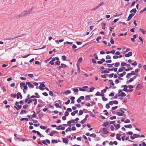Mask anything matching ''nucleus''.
<instances>
[{"instance_id": "cd10ccee", "label": "nucleus", "mask_w": 146, "mask_h": 146, "mask_svg": "<svg viewBox=\"0 0 146 146\" xmlns=\"http://www.w3.org/2000/svg\"><path fill=\"white\" fill-rule=\"evenodd\" d=\"M33 101H34L35 102L34 103V105H36L37 104V100L36 99H33Z\"/></svg>"}, {"instance_id": "864d4df0", "label": "nucleus", "mask_w": 146, "mask_h": 146, "mask_svg": "<svg viewBox=\"0 0 146 146\" xmlns=\"http://www.w3.org/2000/svg\"><path fill=\"white\" fill-rule=\"evenodd\" d=\"M121 65L122 66H125L127 65V64L126 63L122 62L121 63Z\"/></svg>"}, {"instance_id": "69168bd1", "label": "nucleus", "mask_w": 146, "mask_h": 146, "mask_svg": "<svg viewBox=\"0 0 146 146\" xmlns=\"http://www.w3.org/2000/svg\"><path fill=\"white\" fill-rule=\"evenodd\" d=\"M131 64L132 65L136 66L137 65V63L136 61H135L134 63H131Z\"/></svg>"}, {"instance_id": "c03bdc74", "label": "nucleus", "mask_w": 146, "mask_h": 146, "mask_svg": "<svg viewBox=\"0 0 146 146\" xmlns=\"http://www.w3.org/2000/svg\"><path fill=\"white\" fill-rule=\"evenodd\" d=\"M109 71L108 70H104V71H102V72H101V73H109Z\"/></svg>"}, {"instance_id": "dca6fc26", "label": "nucleus", "mask_w": 146, "mask_h": 146, "mask_svg": "<svg viewBox=\"0 0 146 146\" xmlns=\"http://www.w3.org/2000/svg\"><path fill=\"white\" fill-rule=\"evenodd\" d=\"M71 93V92L70 90H66L65 92H64V94L66 95H68V94H70Z\"/></svg>"}, {"instance_id": "423d86ee", "label": "nucleus", "mask_w": 146, "mask_h": 146, "mask_svg": "<svg viewBox=\"0 0 146 146\" xmlns=\"http://www.w3.org/2000/svg\"><path fill=\"white\" fill-rule=\"evenodd\" d=\"M26 84L28 85L29 87H30L32 88H34V86L31 82H27L26 83Z\"/></svg>"}, {"instance_id": "c85d7f7f", "label": "nucleus", "mask_w": 146, "mask_h": 146, "mask_svg": "<svg viewBox=\"0 0 146 146\" xmlns=\"http://www.w3.org/2000/svg\"><path fill=\"white\" fill-rule=\"evenodd\" d=\"M77 68H78L77 72L78 73H80V70L79 66L77 64Z\"/></svg>"}, {"instance_id": "052dcab7", "label": "nucleus", "mask_w": 146, "mask_h": 146, "mask_svg": "<svg viewBox=\"0 0 146 146\" xmlns=\"http://www.w3.org/2000/svg\"><path fill=\"white\" fill-rule=\"evenodd\" d=\"M128 87L130 89H132L133 88V87L132 85H129L128 86Z\"/></svg>"}, {"instance_id": "79ce46f5", "label": "nucleus", "mask_w": 146, "mask_h": 146, "mask_svg": "<svg viewBox=\"0 0 146 146\" xmlns=\"http://www.w3.org/2000/svg\"><path fill=\"white\" fill-rule=\"evenodd\" d=\"M94 89H95L93 87H91L90 89V90L89 91V92H92L93 90H94Z\"/></svg>"}, {"instance_id": "bb28decb", "label": "nucleus", "mask_w": 146, "mask_h": 146, "mask_svg": "<svg viewBox=\"0 0 146 146\" xmlns=\"http://www.w3.org/2000/svg\"><path fill=\"white\" fill-rule=\"evenodd\" d=\"M137 12L136 9H133L130 11V13L134 12V13H136Z\"/></svg>"}, {"instance_id": "e2e57ef3", "label": "nucleus", "mask_w": 146, "mask_h": 146, "mask_svg": "<svg viewBox=\"0 0 146 146\" xmlns=\"http://www.w3.org/2000/svg\"><path fill=\"white\" fill-rule=\"evenodd\" d=\"M130 122V120L128 119H126V120L125 121V123H129Z\"/></svg>"}, {"instance_id": "3c124183", "label": "nucleus", "mask_w": 146, "mask_h": 146, "mask_svg": "<svg viewBox=\"0 0 146 146\" xmlns=\"http://www.w3.org/2000/svg\"><path fill=\"white\" fill-rule=\"evenodd\" d=\"M49 94L51 96H53V92L51 91H49Z\"/></svg>"}, {"instance_id": "bf43d9fd", "label": "nucleus", "mask_w": 146, "mask_h": 146, "mask_svg": "<svg viewBox=\"0 0 146 146\" xmlns=\"http://www.w3.org/2000/svg\"><path fill=\"white\" fill-rule=\"evenodd\" d=\"M69 115V113L67 111H66L64 113V115L66 116H67Z\"/></svg>"}, {"instance_id": "37998d69", "label": "nucleus", "mask_w": 146, "mask_h": 146, "mask_svg": "<svg viewBox=\"0 0 146 146\" xmlns=\"http://www.w3.org/2000/svg\"><path fill=\"white\" fill-rule=\"evenodd\" d=\"M25 85V84L23 82H22L20 84V86L21 87L22 86L24 87Z\"/></svg>"}, {"instance_id": "4468645a", "label": "nucleus", "mask_w": 146, "mask_h": 146, "mask_svg": "<svg viewBox=\"0 0 146 146\" xmlns=\"http://www.w3.org/2000/svg\"><path fill=\"white\" fill-rule=\"evenodd\" d=\"M124 126L126 128H131L132 127V125L131 124H129L127 125H125Z\"/></svg>"}, {"instance_id": "5701e85b", "label": "nucleus", "mask_w": 146, "mask_h": 146, "mask_svg": "<svg viewBox=\"0 0 146 146\" xmlns=\"http://www.w3.org/2000/svg\"><path fill=\"white\" fill-rule=\"evenodd\" d=\"M56 132V131H53L50 133L49 135L51 136H52L54 135V134Z\"/></svg>"}, {"instance_id": "09e8293b", "label": "nucleus", "mask_w": 146, "mask_h": 146, "mask_svg": "<svg viewBox=\"0 0 146 146\" xmlns=\"http://www.w3.org/2000/svg\"><path fill=\"white\" fill-rule=\"evenodd\" d=\"M73 91L74 92H76L78 91V90L77 88H76L74 89H73Z\"/></svg>"}, {"instance_id": "58836bf2", "label": "nucleus", "mask_w": 146, "mask_h": 146, "mask_svg": "<svg viewBox=\"0 0 146 146\" xmlns=\"http://www.w3.org/2000/svg\"><path fill=\"white\" fill-rule=\"evenodd\" d=\"M40 97L39 96H35L33 95V96H31V98H39Z\"/></svg>"}, {"instance_id": "f8f14e48", "label": "nucleus", "mask_w": 146, "mask_h": 146, "mask_svg": "<svg viewBox=\"0 0 146 146\" xmlns=\"http://www.w3.org/2000/svg\"><path fill=\"white\" fill-rule=\"evenodd\" d=\"M126 94L123 92H122L121 93L118 94L119 97H125L126 96Z\"/></svg>"}, {"instance_id": "a18cd8bd", "label": "nucleus", "mask_w": 146, "mask_h": 146, "mask_svg": "<svg viewBox=\"0 0 146 146\" xmlns=\"http://www.w3.org/2000/svg\"><path fill=\"white\" fill-rule=\"evenodd\" d=\"M106 74H104V75H101V77L104 78H106Z\"/></svg>"}, {"instance_id": "39448f33", "label": "nucleus", "mask_w": 146, "mask_h": 146, "mask_svg": "<svg viewBox=\"0 0 146 146\" xmlns=\"http://www.w3.org/2000/svg\"><path fill=\"white\" fill-rule=\"evenodd\" d=\"M28 15V14L27 13V11H25L24 12H23L19 16H18V17H22L25 16V15Z\"/></svg>"}, {"instance_id": "473e14b6", "label": "nucleus", "mask_w": 146, "mask_h": 146, "mask_svg": "<svg viewBox=\"0 0 146 146\" xmlns=\"http://www.w3.org/2000/svg\"><path fill=\"white\" fill-rule=\"evenodd\" d=\"M51 142L52 143H58L57 140L54 139L52 140Z\"/></svg>"}, {"instance_id": "4c0bfd02", "label": "nucleus", "mask_w": 146, "mask_h": 146, "mask_svg": "<svg viewBox=\"0 0 146 146\" xmlns=\"http://www.w3.org/2000/svg\"><path fill=\"white\" fill-rule=\"evenodd\" d=\"M72 129L70 127H68V128H67L66 130V132H67L68 131H71Z\"/></svg>"}, {"instance_id": "a211bd4d", "label": "nucleus", "mask_w": 146, "mask_h": 146, "mask_svg": "<svg viewBox=\"0 0 146 146\" xmlns=\"http://www.w3.org/2000/svg\"><path fill=\"white\" fill-rule=\"evenodd\" d=\"M109 124V122H104L102 124L103 126L106 127Z\"/></svg>"}, {"instance_id": "de8ad7c7", "label": "nucleus", "mask_w": 146, "mask_h": 146, "mask_svg": "<svg viewBox=\"0 0 146 146\" xmlns=\"http://www.w3.org/2000/svg\"><path fill=\"white\" fill-rule=\"evenodd\" d=\"M94 56L95 58L97 60L98 59V57L97 54L96 53L95 54H94Z\"/></svg>"}, {"instance_id": "6e6552de", "label": "nucleus", "mask_w": 146, "mask_h": 146, "mask_svg": "<svg viewBox=\"0 0 146 146\" xmlns=\"http://www.w3.org/2000/svg\"><path fill=\"white\" fill-rule=\"evenodd\" d=\"M134 15V14L133 13H131L129 14L128 19L127 20V21H129Z\"/></svg>"}, {"instance_id": "20e7f679", "label": "nucleus", "mask_w": 146, "mask_h": 146, "mask_svg": "<svg viewBox=\"0 0 146 146\" xmlns=\"http://www.w3.org/2000/svg\"><path fill=\"white\" fill-rule=\"evenodd\" d=\"M42 143L43 144L47 145V143L50 144V141L48 139H46L45 140L42 141Z\"/></svg>"}, {"instance_id": "680f3d73", "label": "nucleus", "mask_w": 146, "mask_h": 146, "mask_svg": "<svg viewBox=\"0 0 146 146\" xmlns=\"http://www.w3.org/2000/svg\"><path fill=\"white\" fill-rule=\"evenodd\" d=\"M83 113V112L82 111V110H80L79 111V114L80 115H82V114Z\"/></svg>"}, {"instance_id": "393cba45", "label": "nucleus", "mask_w": 146, "mask_h": 146, "mask_svg": "<svg viewBox=\"0 0 146 146\" xmlns=\"http://www.w3.org/2000/svg\"><path fill=\"white\" fill-rule=\"evenodd\" d=\"M103 131H105L104 133L106 134L108 133V132L107 131V129L106 128L104 127L103 128Z\"/></svg>"}, {"instance_id": "5fc2aeb1", "label": "nucleus", "mask_w": 146, "mask_h": 146, "mask_svg": "<svg viewBox=\"0 0 146 146\" xmlns=\"http://www.w3.org/2000/svg\"><path fill=\"white\" fill-rule=\"evenodd\" d=\"M110 42L112 44H113L114 43V41L112 39V37H111V38Z\"/></svg>"}, {"instance_id": "72a5a7b5", "label": "nucleus", "mask_w": 146, "mask_h": 146, "mask_svg": "<svg viewBox=\"0 0 146 146\" xmlns=\"http://www.w3.org/2000/svg\"><path fill=\"white\" fill-rule=\"evenodd\" d=\"M139 30L142 32L143 34H145L146 32L145 31L142 29L141 28L139 29Z\"/></svg>"}, {"instance_id": "338daca9", "label": "nucleus", "mask_w": 146, "mask_h": 146, "mask_svg": "<svg viewBox=\"0 0 146 146\" xmlns=\"http://www.w3.org/2000/svg\"><path fill=\"white\" fill-rule=\"evenodd\" d=\"M60 61H57L56 62H55V63L57 65H59L60 64Z\"/></svg>"}, {"instance_id": "2eb2a0df", "label": "nucleus", "mask_w": 146, "mask_h": 146, "mask_svg": "<svg viewBox=\"0 0 146 146\" xmlns=\"http://www.w3.org/2000/svg\"><path fill=\"white\" fill-rule=\"evenodd\" d=\"M142 88V85L140 84H138L137 86V88L139 90L141 89Z\"/></svg>"}, {"instance_id": "f704fd0d", "label": "nucleus", "mask_w": 146, "mask_h": 146, "mask_svg": "<svg viewBox=\"0 0 146 146\" xmlns=\"http://www.w3.org/2000/svg\"><path fill=\"white\" fill-rule=\"evenodd\" d=\"M61 67H62V68H65L66 67V65L64 64H61Z\"/></svg>"}, {"instance_id": "9d476101", "label": "nucleus", "mask_w": 146, "mask_h": 146, "mask_svg": "<svg viewBox=\"0 0 146 146\" xmlns=\"http://www.w3.org/2000/svg\"><path fill=\"white\" fill-rule=\"evenodd\" d=\"M121 135L120 134H119L117 133L116 134V139L119 141H121V138H120V137L121 136Z\"/></svg>"}, {"instance_id": "774afa93", "label": "nucleus", "mask_w": 146, "mask_h": 146, "mask_svg": "<svg viewBox=\"0 0 146 146\" xmlns=\"http://www.w3.org/2000/svg\"><path fill=\"white\" fill-rule=\"evenodd\" d=\"M70 101V100H68L67 102L65 103V104L66 105H68L69 104Z\"/></svg>"}, {"instance_id": "0eeeda50", "label": "nucleus", "mask_w": 146, "mask_h": 146, "mask_svg": "<svg viewBox=\"0 0 146 146\" xmlns=\"http://www.w3.org/2000/svg\"><path fill=\"white\" fill-rule=\"evenodd\" d=\"M121 87H124V88L123 89V90L124 91L127 92L128 90L127 89V86L126 85H122L121 86Z\"/></svg>"}, {"instance_id": "c756f323", "label": "nucleus", "mask_w": 146, "mask_h": 146, "mask_svg": "<svg viewBox=\"0 0 146 146\" xmlns=\"http://www.w3.org/2000/svg\"><path fill=\"white\" fill-rule=\"evenodd\" d=\"M102 28L103 29H105V26L106 25V24L104 23H102Z\"/></svg>"}, {"instance_id": "8fccbe9b", "label": "nucleus", "mask_w": 146, "mask_h": 146, "mask_svg": "<svg viewBox=\"0 0 146 146\" xmlns=\"http://www.w3.org/2000/svg\"><path fill=\"white\" fill-rule=\"evenodd\" d=\"M82 57H80L78 59V62H82Z\"/></svg>"}, {"instance_id": "b1692460", "label": "nucleus", "mask_w": 146, "mask_h": 146, "mask_svg": "<svg viewBox=\"0 0 146 146\" xmlns=\"http://www.w3.org/2000/svg\"><path fill=\"white\" fill-rule=\"evenodd\" d=\"M117 114L119 116H122L123 115V113L119 112H117Z\"/></svg>"}, {"instance_id": "f03ea898", "label": "nucleus", "mask_w": 146, "mask_h": 146, "mask_svg": "<svg viewBox=\"0 0 146 146\" xmlns=\"http://www.w3.org/2000/svg\"><path fill=\"white\" fill-rule=\"evenodd\" d=\"M135 74V73L134 71H132L131 73H128L126 76V77L127 78H129L131 75H134Z\"/></svg>"}, {"instance_id": "0e129e2a", "label": "nucleus", "mask_w": 146, "mask_h": 146, "mask_svg": "<svg viewBox=\"0 0 146 146\" xmlns=\"http://www.w3.org/2000/svg\"><path fill=\"white\" fill-rule=\"evenodd\" d=\"M107 64L108 65V67H112L113 66V65L114 64L113 63L111 64Z\"/></svg>"}, {"instance_id": "e433bc0d", "label": "nucleus", "mask_w": 146, "mask_h": 146, "mask_svg": "<svg viewBox=\"0 0 146 146\" xmlns=\"http://www.w3.org/2000/svg\"><path fill=\"white\" fill-rule=\"evenodd\" d=\"M20 120L21 121L25 120L26 121H28V119L27 118H22L20 119Z\"/></svg>"}, {"instance_id": "c9c22d12", "label": "nucleus", "mask_w": 146, "mask_h": 146, "mask_svg": "<svg viewBox=\"0 0 146 146\" xmlns=\"http://www.w3.org/2000/svg\"><path fill=\"white\" fill-rule=\"evenodd\" d=\"M96 135L94 133H92L90 135V136L92 137H95Z\"/></svg>"}, {"instance_id": "7ed1b4c3", "label": "nucleus", "mask_w": 146, "mask_h": 146, "mask_svg": "<svg viewBox=\"0 0 146 146\" xmlns=\"http://www.w3.org/2000/svg\"><path fill=\"white\" fill-rule=\"evenodd\" d=\"M140 136L139 134L137 135L135 134H134L133 135H131L130 136V138L131 139H134L136 138H138Z\"/></svg>"}, {"instance_id": "ddd939ff", "label": "nucleus", "mask_w": 146, "mask_h": 146, "mask_svg": "<svg viewBox=\"0 0 146 146\" xmlns=\"http://www.w3.org/2000/svg\"><path fill=\"white\" fill-rule=\"evenodd\" d=\"M68 140L67 139H66V138H63V143L66 144H68Z\"/></svg>"}, {"instance_id": "a19ab883", "label": "nucleus", "mask_w": 146, "mask_h": 146, "mask_svg": "<svg viewBox=\"0 0 146 146\" xmlns=\"http://www.w3.org/2000/svg\"><path fill=\"white\" fill-rule=\"evenodd\" d=\"M102 98L103 100L104 101H106L108 100L105 97H102Z\"/></svg>"}, {"instance_id": "a878e982", "label": "nucleus", "mask_w": 146, "mask_h": 146, "mask_svg": "<svg viewBox=\"0 0 146 146\" xmlns=\"http://www.w3.org/2000/svg\"><path fill=\"white\" fill-rule=\"evenodd\" d=\"M40 127L41 129H45L47 128L46 126H43L42 125H40Z\"/></svg>"}, {"instance_id": "603ef678", "label": "nucleus", "mask_w": 146, "mask_h": 146, "mask_svg": "<svg viewBox=\"0 0 146 146\" xmlns=\"http://www.w3.org/2000/svg\"><path fill=\"white\" fill-rule=\"evenodd\" d=\"M119 58V56L117 55H114L113 56V58L114 59H116Z\"/></svg>"}, {"instance_id": "6ab92c4d", "label": "nucleus", "mask_w": 146, "mask_h": 146, "mask_svg": "<svg viewBox=\"0 0 146 146\" xmlns=\"http://www.w3.org/2000/svg\"><path fill=\"white\" fill-rule=\"evenodd\" d=\"M33 7H32L31 9L29 10L28 11H27V13L28 14L32 12L33 11Z\"/></svg>"}, {"instance_id": "ea45409f", "label": "nucleus", "mask_w": 146, "mask_h": 146, "mask_svg": "<svg viewBox=\"0 0 146 146\" xmlns=\"http://www.w3.org/2000/svg\"><path fill=\"white\" fill-rule=\"evenodd\" d=\"M1 88L3 90V92H5L6 91V89L5 87L3 86L1 87Z\"/></svg>"}, {"instance_id": "f257e3e1", "label": "nucleus", "mask_w": 146, "mask_h": 146, "mask_svg": "<svg viewBox=\"0 0 146 146\" xmlns=\"http://www.w3.org/2000/svg\"><path fill=\"white\" fill-rule=\"evenodd\" d=\"M15 105L17 106V107L16 106H14V108H15L17 110H19V109H20L22 106L21 105H19V103L17 102H16L15 103Z\"/></svg>"}, {"instance_id": "f3484780", "label": "nucleus", "mask_w": 146, "mask_h": 146, "mask_svg": "<svg viewBox=\"0 0 146 146\" xmlns=\"http://www.w3.org/2000/svg\"><path fill=\"white\" fill-rule=\"evenodd\" d=\"M75 99V97L74 96H73L70 98V99L71 100V103L72 104H74V100Z\"/></svg>"}, {"instance_id": "412c9836", "label": "nucleus", "mask_w": 146, "mask_h": 146, "mask_svg": "<svg viewBox=\"0 0 146 146\" xmlns=\"http://www.w3.org/2000/svg\"><path fill=\"white\" fill-rule=\"evenodd\" d=\"M85 99L88 100L90 99V96L87 95L85 97Z\"/></svg>"}, {"instance_id": "7c9ffc66", "label": "nucleus", "mask_w": 146, "mask_h": 146, "mask_svg": "<svg viewBox=\"0 0 146 146\" xmlns=\"http://www.w3.org/2000/svg\"><path fill=\"white\" fill-rule=\"evenodd\" d=\"M107 76H109V77L110 78H112L113 77V75H114V74L113 73H111L109 75V74H106Z\"/></svg>"}, {"instance_id": "6e6d98bb", "label": "nucleus", "mask_w": 146, "mask_h": 146, "mask_svg": "<svg viewBox=\"0 0 146 146\" xmlns=\"http://www.w3.org/2000/svg\"><path fill=\"white\" fill-rule=\"evenodd\" d=\"M66 43H67V44H72V42H69L68 41H67L66 42H64V44H65Z\"/></svg>"}, {"instance_id": "4be33fe9", "label": "nucleus", "mask_w": 146, "mask_h": 146, "mask_svg": "<svg viewBox=\"0 0 146 146\" xmlns=\"http://www.w3.org/2000/svg\"><path fill=\"white\" fill-rule=\"evenodd\" d=\"M27 113V111L25 110H22L21 111L20 113L21 114H25Z\"/></svg>"}, {"instance_id": "49530a36", "label": "nucleus", "mask_w": 146, "mask_h": 146, "mask_svg": "<svg viewBox=\"0 0 146 146\" xmlns=\"http://www.w3.org/2000/svg\"><path fill=\"white\" fill-rule=\"evenodd\" d=\"M120 65L119 63L118 62H116L115 64V67H118Z\"/></svg>"}, {"instance_id": "9b49d317", "label": "nucleus", "mask_w": 146, "mask_h": 146, "mask_svg": "<svg viewBox=\"0 0 146 146\" xmlns=\"http://www.w3.org/2000/svg\"><path fill=\"white\" fill-rule=\"evenodd\" d=\"M132 55V52H128V54H126L125 55V56L126 57H128L130 56H131Z\"/></svg>"}, {"instance_id": "1a4fd4ad", "label": "nucleus", "mask_w": 146, "mask_h": 146, "mask_svg": "<svg viewBox=\"0 0 146 146\" xmlns=\"http://www.w3.org/2000/svg\"><path fill=\"white\" fill-rule=\"evenodd\" d=\"M20 97V99H22V96L20 92H18L17 94V99H18Z\"/></svg>"}, {"instance_id": "aec40b11", "label": "nucleus", "mask_w": 146, "mask_h": 146, "mask_svg": "<svg viewBox=\"0 0 146 146\" xmlns=\"http://www.w3.org/2000/svg\"><path fill=\"white\" fill-rule=\"evenodd\" d=\"M114 125L115 127V128L117 129H118L120 128V125L119 124H118L117 125H115V124H114Z\"/></svg>"}, {"instance_id": "4d7b16f0", "label": "nucleus", "mask_w": 146, "mask_h": 146, "mask_svg": "<svg viewBox=\"0 0 146 146\" xmlns=\"http://www.w3.org/2000/svg\"><path fill=\"white\" fill-rule=\"evenodd\" d=\"M106 58L108 59H110L111 58V57L110 56L108 55L106 56Z\"/></svg>"}, {"instance_id": "2f4dec72", "label": "nucleus", "mask_w": 146, "mask_h": 146, "mask_svg": "<svg viewBox=\"0 0 146 146\" xmlns=\"http://www.w3.org/2000/svg\"><path fill=\"white\" fill-rule=\"evenodd\" d=\"M66 57L65 55L62 56V59L64 61L66 60Z\"/></svg>"}, {"instance_id": "13d9d810", "label": "nucleus", "mask_w": 146, "mask_h": 146, "mask_svg": "<svg viewBox=\"0 0 146 146\" xmlns=\"http://www.w3.org/2000/svg\"><path fill=\"white\" fill-rule=\"evenodd\" d=\"M109 104H106V108H107V109H109L110 108V106L109 105Z\"/></svg>"}]
</instances>
